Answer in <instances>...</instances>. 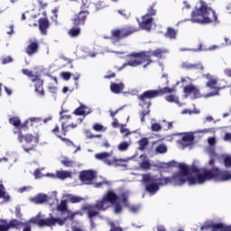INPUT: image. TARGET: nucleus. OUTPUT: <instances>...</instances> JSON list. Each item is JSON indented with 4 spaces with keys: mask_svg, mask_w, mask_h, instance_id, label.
I'll return each instance as SVG.
<instances>
[{
    "mask_svg": "<svg viewBox=\"0 0 231 231\" xmlns=\"http://www.w3.org/2000/svg\"><path fill=\"white\" fill-rule=\"evenodd\" d=\"M22 73L31 79V81L34 84L35 93L40 95V97H44V79H41V75H33V71L29 70L28 69H23Z\"/></svg>",
    "mask_w": 231,
    "mask_h": 231,
    "instance_id": "8",
    "label": "nucleus"
},
{
    "mask_svg": "<svg viewBox=\"0 0 231 231\" xmlns=\"http://www.w3.org/2000/svg\"><path fill=\"white\" fill-rule=\"evenodd\" d=\"M31 201L32 203H35V205H42L43 203H47L48 195L40 193L36 197L31 199Z\"/></svg>",
    "mask_w": 231,
    "mask_h": 231,
    "instance_id": "25",
    "label": "nucleus"
},
{
    "mask_svg": "<svg viewBox=\"0 0 231 231\" xmlns=\"http://www.w3.org/2000/svg\"><path fill=\"white\" fill-rule=\"evenodd\" d=\"M82 210H86L87 212V216L89 219V221H91V223H93V219H95V217H97V216L100 215V210H106L104 208H100L98 206H97V202L94 205H87L84 206L82 208Z\"/></svg>",
    "mask_w": 231,
    "mask_h": 231,
    "instance_id": "15",
    "label": "nucleus"
},
{
    "mask_svg": "<svg viewBox=\"0 0 231 231\" xmlns=\"http://www.w3.org/2000/svg\"><path fill=\"white\" fill-rule=\"evenodd\" d=\"M180 173H174L171 177H162L156 178L151 173H144L142 175V182L144 185V189L148 194L154 196L158 190H160V187H163L165 185H169V183H173L175 187L181 186L187 182V179L182 177Z\"/></svg>",
    "mask_w": 231,
    "mask_h": 231,
    "instance_id": "1",
    "label": "nucleus"
},
{
    "mask_svg": "<svg viewBox=\"0 0 231 231\" xmlns=\"http://www.w3.org/2000/svg\"><path fill=\"white\" fill-rule=\"evenodd\" d=\"M16 136L20 143H24L23 145V151H25L26 152L35 151V147H37V143H39V137L32 134H23V131L19 134H16Z\"/></svg>",
    "mask_w": 231,
    "mask_h": 231,
    "instance_id": "6",
    "label": "nucleus"
},
{
    "mask_svg": "<svg viewBox=\"0 0 231 231\" xmlns=\"http://www.w3.org/2000/svg\"><path fill=\"white\" fill-rule=\"evenodd\" d=\"M179 169L180 171L179 174H181V176H189L190 174V169L185 163H180Z\"/></svg>",
    "mask_w": 231,
    "mask_h": 231,
    "instance_id": "29",
    "label": "nucleus"
},
{
    "mask_svg": "<svg viewBox=\"0 0 231 231\" xmlns=\"http://www.w3.org/2000/svg\"><path fill=\"white\" fill-rule=\"evenodd\" d=\"M150 111H143L141 112V122H145V116H147V115H149Z\"/></svg>",
    "mask_w": 231,
    "mask_h": 231,
    "instance_id": "52",
    "label": "nucleus"
},
{
    "mask_svg": "<svg viewBox=\"0 0 231 231\" xmlns=\"http://www.w3.org/2000/svg\"><path fill=\"white\" fill-rule=\"evenodd\" d=\"M131 144L125 141L121 142L118 145H117V149L118 151L124 152V151H127L129 149V146Z\"/></svg>",
    "mask_w": 231,
    "mask_h": 231,
    "instance_id": "35",
    "label": "nucleus"
},
{
    "mask_svg": "<svg viewBox=\"0 0 231 231\" xmlns=\"http://www.w3.org/2000/svg\"><path fill=\"white\" fill-rule=\"evenodd\" d=\"M89 16V12L88 10H80L79 13L75 14L71 18L73 26H85L86 21Z\"/></svg>",
    "mask_w": 231,
    "mask_h": 231,
    "instance_id": "11",
    "label": "nucleus"
},
{
    "mask_svg": "<svg viewBox=\"0 0 231 231\" xmlns=\"http://www.w3.org/2000/svg\"><path fill=\"white\" fill-rule=\"evenodd\" d=\"M88 106L86 105H80L78 108H76L73 112V115L76 116H88L89 113H91V109H88L87 112Z\"/></svg>",
    "mask_w": 231,
    "mask_h": 231,
    "instance_id": "24",
    "label": "nucleus"
},
{
    "mask_svg": "<svg viewBox=\"0 0 231 231\" xmlns=\"http://www.w3.org/2000/svg\"><path fill=\"white\" fill-rule=\"evenodd\" d=\"M155 151L159 154H164V152H167V146L165 144H160L156 147Z\"/></svg>",
    "mask_w": 231,
    "mask_h": 231,
    "instance_id": "37",
    "label": "nucleus"
},
{
    "mask_svg": "<svg viewBox=\"0 0 231 231\" xmlns=\"http://www.w3.org/2000/svg\"><path fill=\"white\" fill-rule=\"evenodd\" d=\"M183 92L185 93L186 97L193 95L194 98H201V92H199V88L192 84L184 87Z\"/></svg>",
    "mask_w": 231,
    "mask_h": 231,
    "instance_id": "17",
    "label": "nucleus"
},
{
    "mask_svg": "<svg viewBox=\"0 0 231 231\" xmlns=\"http://www.w3.org/2000/svg\"><path fill=\"white\" fill-rule=\"evenodd\" d=\"M176 35H178V31L172 27H168L164 33V37H166V39H171V41L176 39Z\"/></svg>",
    "mask_w": 231,
    "mask_h": 231,
    "instance_id": "28",
    "label": "nucleus"
},
{
    "mask_svg": "<svg viewBox=\"0 0 231 231\" xmlns=\"http://www.w3.org/2000/svg\"><path fill=\"white\" fill-rule=\"evenodd\" d=\"M115 77H116V73L112 72L108 75L104 76V79H115Z\"/></svg>",
    "mask_w": 231,
    "mask_h": 231,
    "instance_id": "58",
    "label": "nucleus"
},
{
    "mask_svg": "<svg viewBox=\"0 0 231 231\" xmlns=\"http://www.w3.org/2000/svg\"><path fill=\"white\" fill-rule=\"evenodd\" d=\"M153 21L152 17L144 14L142 16V21L139 22V26L126 25L121 29H114L111 31V37L118 42L122 41V39H127V37L136 33V32H140V28L146 30V32H151Z\"/></svg>",
    "mask_w": 231,
    "mask_h": 231,
    "instance_id": "3",
    "label": "nucleus"
},
{
    "mask_svg": "<svg viewBox=\"0 0 231 231\" xmlns=\"http://www.w3.org/2000/svg\"><path fill=\"white\" fill-rule=\"evenodd\" d=\"M140 167L143 169V171H149V169H151V162H149V161H143Z\"/></svg>",
    "mask_w": 231,
    "mask_h": 231,
    "instance_id": "40",
    "label": "nucleus"
},
{
    "mask_svg": "<svg viewBox=\"0 0 231 231\" xmlns=\"http://www.w3.org/2000/svg\"><path fill=\"white\" fill-rule=\"evenodd\" d=\"M9 124L14 125V129L13 130V134L17 135L22 133L23 129H28V120H25L23 123H21V119L17 116L10 117Z\"/></svg>",
    "mask_w": 231,
    "mask_h": 231,
    "instance_id": "12",
    "label": "nucleus"
},
{
    "mask_svg": "<svg viewBox=\"0 0 231 231\" xmlns=\"http://www.w3.org/2000/svg\"><path fill=\"white\" fill-rule=\"evenodd\" d=\"M156 3H153L148 7L147 14H145L144 15H147L148 17H153V15H156Z\"/></svg>",
    "mask_w": 231,
    "mask_h": 231,
    "instance_id": "33",
    "label": "nucleus"
},
{
    "mask_svg": "<svg viewBox=\"0 0 231 231\" xmlns=\"http://www.w3.org/2000/svg\"><path fill=\"white\" fill-rule=\"evenodd\" d=\"M66 213L68 214V216L66 217L62 218H59V217H50L48 218H42L40 220H38V226H55V225L58 223V225H60V226H62V225H64L65 221H68V219L69 221H73V219H75V212L70 211L69 209L68 211H66Z\"/></svg>",
    "mask_w": 231,
    "mask_h": 231,
    "instance_id": "7",
    "label": "nucleus"
},
{
    "mask_svg": "<svg viewBox=\"0 0 231 231\" xmlns=\"http://www.w3.org/2000/svg\"><path fill=\"white\" fill-rule=\"evenodd\" d=\"M124 83H111L110 89L112 93H116V95H118L124 91Z\"/></svg>",
    "mask_w": 231,
    "mask_h": 231,
    "instance_id": "26",
    "label": "nucleus"
},
{
    "mask_svg": "<svg viewBox=\"0 0 231 231\" xmlns=\"http://www.w3.org/2000/svg\"><path fill=\"white\" fill-rule=\"evenodd\" d=\"M168 167H175L176 166V162L171 161L170 162L167 163Z\"/></svg>",
    "mask_w": 231,
    "mask_h": 231,
    "instance_id": "64",
    "label": "nucleus"
},
{
    "mask_svg": "<svg viewBox=\"0 0 231 231\" xmlns=\"http://www.w3.org/2000/svg\"><path fill=\"white\" fill-rule=\"evenodd\" d=\"M83 120L84 119L79 117L77 119V124L71 123L70 125H66V122H61V133L63 136H66V134H68V132L69 131L70 128L76 129V127H79V125H80Z\"/></svg>",
    "mask_w": 231,
    "mask_h": 231,
    "instance_id": "18",
    "label": "nucleus"
},
{
    "mask_svg": "<svg viewBox=\"0 0 231 231\" xmlns=\"http://www.w3.org/2000/svg\"><path fill=\"white\" fill-rule=\"evenodd\" d=\"M174 91H176V88H171L169 87H165L161 89L147 90L138 96V100L142 107L149 109V107H151V100H152V98L163 97V95H169L171 93H174Z\"/></svg>",
    "mask_w": 231,
    "mask_h": 231,
    "instance_id": "5",
    "label": "nucleus"
},
{
    "mask_svg": "<svg viewBox=\"0 0 231 231\" xmlns=\"http://www.w3.org/2000/svg\"><path fill=\"white\" fill-rule=\"evenodd\" d=\"M150 57H156V59H165L166 53H169V51L165 49H156L154 51H149Z\"/></svg>",
    "mask_w": 231,
    "mask_h": 231,
    "instance_id": "23",
    "label": "nucleus"
},
{
    "mask_svg": "<svg viewBox=\"0 0 231 231\" xmlns=\"http://www.w3.org/2000/svg\"><path fill=\"white\" fill-rule=\"evenodd\" d=\"M60 120H71V115H62V112H60Z\"/></svg>",
    "mask_w": 231,
    "mask_h": 231,
    "instance_id": "54",
    "label": "nucleus"
},
{
    "mask_svg": "<svg viewBox=\"0 0 231 231\" xmlns=\"http://www.w3.org/2000/svg\"><path fill=\"white\" fill-rule=\"evenodd\" d=\"M130 210H131V212H133L134 214H136V212H138V210H140V207H138V206H131L130 204H129V208H128Z\"/></svg>",
    "mask_w": 231,
    "mask_h": 231,
    "instance_id": "51",
    "label": "nucleus"
},
{
    "mask_svg": "<svg viewBox=\"0 0 231 231\" xmlns=\"http://www.w3.org/2000/svg\"><path fill=\"white\" fill-rule=\"evenodd\" d=\"M96 178L97 171L93 170H85L79 172V180L84 185H93V181Z\"/></svg>",
    "mask_w": 231,
    "mask_h": 231,
    "instance_id": "14",
    "label": "nucleus"
},
{
    "mask_svg": "<svg viewBox=\"0 0 231 231\" xmlns=\"http://www.w3.org/2000/svg\"><path fill=\"white\" fill-rule=\"evenodd\" d=\"M39 30L42 35H48V28H50V20L48 18H40L38 20Z\"/></svg>",
    "mask_w": 231,
    "mask_h": 231,
    "instance_id": "21",
    "label": "nucleus"
},
{
    "mask_svg": "<svg viewBox=\"0 0 231 231\" xmlns=\"http://www.w3.org/2000/svg\"><path fill=\"white\" fill-rule=\"evenodd\" d=\"M182 68H184V69H189V70H192V69H203V65H201L200 63H189V62H184L182 63Z\"/></svg>",
    "mask_w": 231,
    "mask_h": 231,
    "instance_id": "27",
    "label": "nucleus"
},
{
    "mask_svg": "<svg viewBox=\"0 0 231 231\" xmlns=\"http://www.w3.org/2000/svg\"><path fill=\"white\" fill-rule=\"evenodd\" d=\"M165 100L166 102H170V103H178L180 101V98H178V97H176V95H169L165 97Z\"/></svg>",
    "mask_w": 231,
    "mask_h": 231,
    "instance_id": "36",
    "label": "nucleus"
},
{
    "mask_svg": "<svg viewBox=\"0 0 231 231\" xmlns=\"http://www.w3.org/2000/svg\"><path fill=\"white\" fill-rule=\"evenodd\" d=\"M163 122L166 125V129H172V122H165V121Z\"/></svg>",
    "mask_w": 231,
    "mask_h": 231,
    "instance_id": "61",
    "label": "nucleus"
},
{
    "mask_svg": "<svg viewBox=\"0 0 231 231\" xmlns=\"http://www.w3.org/2000/svg\"><path fill=\"white\" fill-rule=\"evenodd\" d=\"M92 129H94V131H97V132H100V131H106V129L104 128V125L98 124V123H96Z\"/></svg>",
    "mask_w": 231,
    "mask_h": 231,
    "instance_id": "46",
    "label": "nucleus"
},
{
    "mask_svg": "<svg viewBox=\"0 0 231 231\" xmlns=\"http://www.w3.org/2000/svg\"><path fill=\"white\" fill-rule=\"evenodd\" d=\"M59 138H60V140H61V142L66 143V145H73V142H71V140L62 137V136H59Z\"/></svg>",
    "mask_w": 231,
    "mask_h": 231,
    "instance_id": "49",
    "label": "nucleus"
},
{
    "mask_svg": "<svg viewBox=\"0 0 231 231\" xmlns=\"http://www.w3.org/2000/svg\"><path fill=\"white\" fill-rule=\"evenodd\" d=\"M200 6L191 13V23L198 24H210L212 23H219L216 11L208 6L207 2L200 0Z\"/></svg>",
    "mask_w": 231,
    "mask_h": 231,
    "instance_id": "4",
    "label": "nucleus"
},
{
    "mask_svg": "<svg viewBox=\"0 0 231 231\" xmlns=\"http://www.w3.org/2000/svg\"><path fill=\"white\" fill-rule=\"evenodd\" d=\"M58 212H61L64 214V212H67L68 209V200L63 199L60 201V203L57 206Z\"/></svg>",
    "mask_w": 231,
    "mask_h": 231,
    "instance_id": "30",
    "label": "nucleus"
},
{
    "mask_svg": "<svg viewBox=\"0 0 231 231\" xmlns=\"http://www.w3.org/2000/svg\"><path fill=\"white\" fill-rule=\"evenodd\" d=\"M114 212L115 214H120L122 212V205L119 202L114 203Z\"/></svg>",
    "mask_w": 231,
    "mask_h": 231,
    "instance_id": "41",
    "label": "nucleus"
},
{
    "mask_svg": "<svg viewBox=\"0 0 231 231\" xmlns=\"http://www.w3.org/2000/svg\"><path fill=\"white\" fill-rule=\"evenodd\" d=\"M152 131H153L154 133H158V131H162V125H160L159 123H153L152 125Z\"/></svg>",
    "mask_w": 231,
    "mask_h": 231,
    "instance_id": "44",
    "label": "nucleus"
},
{
    "mask_svg": "<svg viewBox=\"0 0 231 231\" xmlns=\"http://www.w3.org/2000/svg\"><path fill=\"white\" fill-rule=\"evenodd\" d=\"M27 120H28V124H30V122H31V124H33V122H39L40 119L37 117H30Z\"/></svg>",
    "mask_w": 231,
    "mask_h": 231,
    "instance_id": "60",
    "label": "nucleus"
},
{
    "mask_svg": "<svg viewBox=\"0 0 231 231\" xmlns=\"http://www.w3.org/2000/svg\"><path fill=\"white\" fill-rule=\"evenodd\" d=\"M61 163L64 167H73V161H69L68 158L62 160Z\"/></svg>",
    "mask_w": 231,
    "mask_h": 231,
    "instance_id": "45",
    "label": "nucleus"
},
{
    "mask_svg": "<svg viewBox=\"0 0 231 231\" xmlns=\"http://www.w3.org/2000/svg\"><path fill=\"white\" fill-rule=\"evenodd\" d=\"M179 143L183 147V149L190 147V145L194 143V134H185L181 137V140L179 141Z\"/></svg>",
    "mask_w": 231,
    "mask_h": 231,
    "instance_id": "20",
    "label": "nucleus"
},
{
    "mask_svg": "<svg viewBox=\"0 0 231 231\" xmlns=\"http://www.w3.org/2000/svg\"><path fill=\"white\" fill-rule=\"evenodd\" d=\"M39 51V42L34 41L31 42L28 46L25 48V53L29 55V57H32V55H35Z\"/></svg>",
    "mask_w": 231,
    "mask_h": 231,
    "instance_id": "22",
    "label": "nucleus"
},
{
    "mask_svg": "<svg viewBox=\"0 0 231 231\" xmlns=\"http://www.w3.org/2000/svg\"><path fill=\"white\" fill-rule=\"evenodd\" d=\"M202 77L208 80L206 83V88H209V89H213L214 91H221L223 89V88L217 87V79L213 78L210 74H204Z\"/></svg>",
    "mask_w": 231,
    "mask_h": 231,
    "instance_id": "16",
    "label": "nucleus"
},
{
    "mask_svg": "<svg viewBox=\"0 0 231 231\" xmlns=\"http://www.w3.org/2000/svg\"><path fill=\"white\" fill-rule=\"evenodd\" d=\"M9 32H7V35H14V24L9 26Z\"/></svg>",
    "mask_w": 231,
    "mask_h": 231,
    "instance_id": "62",
    "label": "nucleus"
},
{
    "mask_svg": "<svg viewBox=\"0 0 231 231\" xmlns=\"http://www.w3.org/2000/svg\"><path fill=\"white\" fill-rule=\"evenodd\" d=\"M189 171L190 172H195L197 176L188 178L189 185H197V183L202 185L205 181H212V180H215L216 181H226V180H230L231 178L228 171H223L217 167H213L211 169H199L198 167L193 166Z\"/></svg>",
    "mask_w": 231,
    "mask_h": 231,
    "instance_id": "2",
    "label": "nucleus"
},
{
    "mask_svg": "<svg viewBox=\"0 0 231 231\" xmlns=\"http://www.w3.org/2000/svg\"><path fill=\"white\" fill-rule=\"evenodd\" d=\"M116 201H118V195L113 190H107L101 199L97 200V207L107 210L110 205H115Z\"/></svg>",
    "mask_w": 231,
    "mask_h": 231,
    "instance_id": "10",
    "label": "nucleus"
},
{
    "mask_svg": "<svg viewBox=\"0 0 231 231\" xmlns=\"http://www.w3.org/2000/svg\"><path fill=\"white\" fill-rule=\"evenodd\" d=\"M59 180H66V178H71V173L69 171H60L56 173Z\"/></svg>",
    "mask_w": 231,
    "mask_h": 231,
    "instance_id": "34",
    "label": "nucleus"
},
{
    "mask_svg": "<svg viewBox=\"0 0 231 231\" xmlns=\"http://www.w3.org/2000/svg\"><path fill=\"white\" fill-rule=\"evenodd\" d=\"M4 224H0V231H8L10 228H17V226H21V222L17 219H13L9 223L6 220H2Z\"/></svg>",
    "mask_w": 231,
    "mask_h": 231,
    "instance_id": "19",
    "label": "nucleus"
},
{
    "mask_svg": "<svg viewBox=\"0 0 231 231\" xmlns=\"http://www.w3.org/2000/svg\"><path fill=\"white\" fill-rule=\"evenodd\" d=\"M82 199H82L81 197L72 196V197H70L69 201H70V203H80V201H82Z\"/></svg>",
    "mask_w": 231,
    "mask_h": 231,
    "instance_id": "48",
    "label": "nucleus"
},
{
    "mask_svg": "<svg viewBox=\"0 0 231 231\" xmlns=\"http://www.w3.org/2000/svg\"><path fill=\"white\" fill-rule=\"evenodd\" d=\"M61 77H62L63 80H69V79H71V73L61 72Z\"/></svg>",
    "mask_w": 231,
    "mask_h": 231,
    "instance_id": "50",
    "label": "nucleus"
},
{
    "mask_svg": "<svg viewBox=\"0 0 231 231\" xmlns=\"http://www.w3.org/2000/svg\"><path fill=\"white\" fill-rule=\"evenodd\" d=\"M138 144L139 151H145V149H147V145H149V139L143 137L141 140H139Z\"/></svg>",
    "mask_w": 231,
    "mask_h": 231,
    "instance_id": "31",
    "label": "nucleus"
},
{
    "mask_svg": "<svg viewBox=\"0 0 231 231\" xmlns=\"http://www.w3.org/2000/svg\"><path fill=\"white\" fill-rule=\"evenodd\" d=\"M224 75H226V77H229V79H231V69H224Z\"/></svg>",
    "mask_w": 231,
    "mask_h": 231,
    "instance_id": "57",
    "label": "nucleus"
},
{
    "mask_svg": "<svg viewBox=\"0 0 231 231\" xmlns=\"http://www.w3.org/2000/svg\"><path fill=\"white\" fill-rule=\"evenodd\" d=\"M109 156H111V154L107 152H103L95 154L96 160H100V161L104 162V163L106 165H108L109 167H111V165H116V167H118V165H120L119 163L124 162V160L116 159V158H114L111 161V160L107 159V158H109Z\"/></svg>",
    "mask_w": 231,
    "mask_h": 231,
    "instance_id": "13",
    "label": "nucleus"
},
{
    "mask_svg": "<svg viewBox=\"0 0 231 231\" xmlns=\"http://www.w3.org/2000/svg\"><path fill=\"white\" fill-rule=\"evenodd\" d=\"M119 111H122V108H119V109L116 110L115 112L111 111L110 112V116L112 118H115V116H116V115H118Z\"/></svg>",
    "mask_w": 231,
    "mask_h": 231,
    "instance_id": "56",
    "label": "nucleus"
},
{
    "mask_svg": "<svg viewBox=\"0 0 231 231\" xmlns=\"http://www.w3.org/2000/svg\"><path fill=\"white\" fill-rule=\"evenodd\" d=\"M50 93H57V87H49Z\"/></svg>",
    "mask_w": 231,
    "mask_h": 231,
    "instance_id": "63",
    "label": "nucleus"
},
{
    "mask_svg": "<svg viewBox=\"0 0 231 231\" xmlns=\"http://www.w3.org/2000/svg\"><path fill=\"white\" fill-rule=\"evenodd\" d=\"M208 143L209 145H216V137H209Z\"/></svg>",
    "mask_w": 231,
    "mask_h": 231,
    "instance_id": "55",
    "label": "nucleus"
},
{
    "mask_svg": "<svg viewBox=\"0 0 231 231\" xmlns=\"http://www.w3.org/2000/svg\"><path fill=\"white\" fill-rule=\"evenodd\" d=\"M131 57H134L135 60L128 61L127 65L134 68L140 66V64H143V62H146L143 68L152 64V60L151 59V54L149 51L133 52Z\"/></svg>",
    "mask_w": 231,
    "mask_h": 231,
    "instance_id": "9",
    "label": "nucleus"
},
{
    "mask_svg": "<svg viewBox=\"0 0 231 231\" xmlns=\"http://www.w3.org/2000/svg\"><path fill=\"white\" fill-rule=\"evenodd\" d=\"M51 133L54 134L57 138H59V136H62L60 134V127L59 126V125H55V127L51 130Z\"/></svg>",
    "mask_w": 231,
    "mask_h": 231,
    "instance_id": "43",
    "label": "nucleus"
},
{
    "mask_svg": "<svg viewBox=\"0 0 231 231\" xmlns=\"http://www.w3.org/2000/svg\"><path fill=\"white\" fill-rule=\"evenodd\" d=\"M110 231H124V229L120 226H116V225L112 223Z\"/></svg>",
    "mask_w": 231,
    "mask_h": 231,
    "instance_id": "53",
    "label": "nucleus"
},
{
    "mask_svg": "<svg viewBox=\"0 0 231 231\" xmlns=\"http://www.w3.org/2000/svg\"><path fill=\"white\" fill-rule=\"evenodd\" d=\"M1 62L4 65L10 64L11 62H14V59L12 58V56H6L5 58H2Z\"/></svg>",
    "mask_w": 231,
    "mask_h": 231,
    "instance_id": "42",
    "label": "nucleus"
},
{
    "mask_svg": "<svg viewBox=\"0 0 231 231\" xmlns=\"http://www.w3.org/2000/svg\"><path fill=\"white\" fill-rule=\"evenodd\" d=\"M216 95H219V90H215V92H209L207 94V97H216Z\"/></svg>",
    "mask_w": 231,
    "mask_h": 231,
    "instance_id": "59",
    "label": "nucleus"
},
{
    "mask_svg": "<svg viewBox=\"0 0 231 231\" xmlns=\"http://www.w3.org/2000/svg\"><path fill=\"white\" fill-rule=\"evenodd\" d=\"M121 203H124V206L129 208V197L125 193L121 194Z\"/></svg>",
    "mask_w": 231,
    "mask_h": 231,
    "instance_id": "38",
    "label": "nucleus"
},
{
    "mask_svg": "<svg viewBox=\"0 0 231 231\" xmlns=\"http://www.w3.org/2000/svg\"><path fill=\"white\" fill-rule=\"evenodd\" d=\"M224 165L226 169H230L231 167V156L226 155L224 157Z\"/></svg>",
    "mask_w": 231,
    "mask_h": 231,
    "instance_id": "39",
    "label": "nucleus"
},
{
    "mask_svg": "<svg viewBox=\"0 0 231 231\" xmlns=\"http://www.w3.org/2000/svg\"><path fill=\"white\" fill-rule=\"evenodd\" d=\"M69 37H79L80 35V26H74L69 31Z\"/></svg>",
    "mask_w": 231,
    "mask_h": 231,
    "instance_id": "32",
    "label": "nucleus"
},
{
    "mask_svg": "<svg viewBox=\"0 0 231 231\" xmlns=\"http://www.w3.org/2000/svg\"><path fill=\"white\" fill-rule=\"evenodd\" d=\"M6 194V189H5V185H3V181L0 180V199L5 198Z\"/></svg>",
    "mask_w": 231,
    "mask_h": 231,
    "instance_id": "47",
    "label": "nucleus"
}]
</instances>
